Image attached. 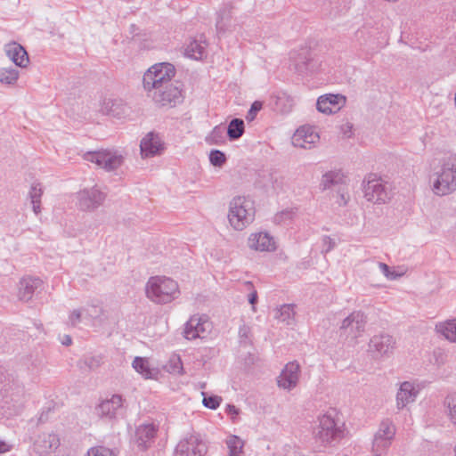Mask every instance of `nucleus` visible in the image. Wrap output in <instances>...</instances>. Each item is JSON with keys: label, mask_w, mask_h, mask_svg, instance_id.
Returning <instances> with one entry per match:
<instances>
[{"label": "nucleus", "mask_w": 456, "mask_h": 456, "mask_svg": "<svg viewBox=\"0 0 456 456\" xmlns=\"http://www.w3.org/2000/svg\"><path fill=\"white\" fill-rule=\"evenodd\" d=\"M314 435L316 440L325 446H334L344 438V422L335 410L331 409L319 418Z\"/></svg>", "instance_id": "f257e3e1"}, {"label": "nucleus", "mask_w": 456, "mask_h": 456, "mask_svg": "<svg viewBox=\"0 0 456 456\" xmlns=\"http://www.w3.org/2000/svg\"><path fill=\"white\" fill-rule=\"evenodd\" d=\"M146 297L155 304H167L180 295L178 283L165 276H153L145 286Z\"/></svg>", "instance_id": "f03ea898"}, {"label": "nucleus", "mask_w": 456, "mask_h": 456, "mask_svg": "<svg viewBox=\"0 0 456 456\" xmlns=\"http://www.w3.org/2000/svg\"><path fill=\"white\" fill-rule=\"evenodd\" d=\"M433 183V191L439 196L448 195L456 191V155H451L442 162Z\"/></svg>", "instance_id": "7ed1b4c3"}, {"label": "nucleus", "mask_w": 456, "mask_h": 456, "mask_svg": "<svg viewBox=\"0 0 456 456\" xmlns=\"http://www.w3.org/2000/svg\"><path fill=\"white\" fill-rule=\"evenodd\" d=\"M175 75V66L168 62L158 63L151 67L143 75L142 84L149 93L168 85Z\"/></svg>", "instance_id": "20e7f679"}, {"label": "nucleus", "mask_w": 456, "mask_h": 456, "mask_svg": "<svg viewBox=\"0 0 456 456\" xmlns=\"http://www.w3.org/2000/svg\"><path fill=\"white\" fill-rule=\"evenodd\" d=\"M228 220L237 231H242L254 220V211L250 202L244 197H234L230 202Z\"/></svg>", "instance_id": "39448f33"}, {"label": "nucleus", "mask_w": 456, "mask_h": 456, "mask_svg": "<svg viewBox=\"0 0 456 456\" xmlns=\"http://www.w3.org/2000/svg\"><path fill=\"white\" fill-rule=\"evenodd\" d=\"M151 97L160 107H175L183 102V84L179 81L165 85L151 92Z\"/></svg>", "instance_id": "423d86ee"}, {"label": "nucleus", "mask_w": 456, "mask_h": 456, "mask_svg": "<svg viewBox=\"0 0 456 456\" xmlns=\"http://www.w3.org/2000/svg\"><path fill=\"white\" fill-rule=\"evenodd\" d=\"M84 159L95 163L98 167L110 172L122 166L124 156L118 151L101 150L86 152L84 154Z\"/></svg>", "instance_id": "0eeeda50"}, {"label": "nucleus", "mask_w": 456, "mask_h": 456, "mask_svg": "<svg viewBox=\"0 0 456 456\" xmlns=\"http://www.w3.org/2000/svg\"><path fill=\"white\" fill-rule=\"evenodd\" d=\"M364 198L375 204H384L389 200V193L380 177L370 174L362 183Z\"/></svg>", "instance_id": "6e6552de"}, {"label": "nucleus", "mask_w": 456, "mask_h": 456, "mask_svg": "<svg viewBox=\"0 0 456 456\" xmlns=\"http://www.w3.org/2000/svg\"><path fill=\"white\" fill-rule=\"evenodd\" d=\"M106 199V192L97 186L84 189L77 193V208L81 211L93 212L101 207Z\"/></svg>", "instance_id": "1a4fd4ad"}, {"label": "nucleus", "mask_w": 456, "mask_h": 456, "mask_svg": "<svg viewBox=\"0 0 456 456\" xmlns=\"http://www.w3.org/2000/svg\"><path fill=\"white\" fill-rule=\"evenodd\" d=\"M368 351L375 359L390 356L395 348V339L387 333L374 335L369 342Z\"/></svg>", "instance_id": "9d476101"}, {"label": "nucleus", "mask_w": 456, "mask_h": 456, "mask_svg": "<svg viewBox=\"0 0 456 456\" xmlns=\"http://www.w3.org/2000/svg\"><path fill=\"white\" fill-rule=\"evenodd\" d=\"M366 323V315L362 311H354L343 320L340 333L355 339L364 332Z\"/></svg>", "instance_id": "9b49d317"}, {"label": "nucleus", "mask_w": 456, "mask_h": 456, "mask_svg": "<svg viewBox=\"0 0 456 456\" xmlns=\"http://www.w3.org/2000/svg\"><path fill=\"white\" fill-rule=\"evenodd\" d=\"M206 452L207 447L200 437L190 436L178 443L175 456H203Z\"/></svg>", "instance_id": "f8f14e48"}, {"label": "nucleus", "mask_w": 456, "mask_h": 456, "mask_svg": "<svg viewBox=\"0 0 456 456\" xmlns=\"http://www.w3.org/2000/svg\"><path fill=\"white\" fill-rule=\"evenodd\" d=\"M210 329L211 323L206 315H193L185 323L184 338L187 339L204 338Z\"/></svg>", "instance_id": "ddd939ff"}, {"label": "nucleus", "mask_w": 456, "mask_h": 456, "mask_svg": "<svg viewBox=\"0 0 456 456\" xmlns=\"http://www.w3.org/2000/svg\"><path fill=\"white\" fill-rule=\"evenodd\" d=\"M97 414L110 419L124 414L123 398L120 395H113L110 399L102 401L96 407Z\"/></svg>", "instance_id": "4468645a"}, {"label": "nucleus", "mask_w": 456, "mask_h": 456, "mask_svg": "<svg viewBox=\"0 0 456 456\" xmlns=\"http://www.w3.org/2000/svg\"><path fill=\"white\" fill-rule=\"evenodd\" d=\"M346 97L342 94H324L318 98L316 109L324 114L335 113L346 104Z\"/></svg>", "instance_id": "2eb2a0df"}, {"label": "nucleus", "mask_w": 456, "mask_h": 456, "mask_svg": "<svg viewBox=\"0 0 456 456\" xmlns=\"http://www.w3.org/2000/svg\"><path fill=\"white\" fill-rule=\"evenodd\" d=\"M295 69L299 74L312 72L317 69V61L313 56V53L308 48L301 49L297 54L291 57Z\"/></svg>", "instance_id": "dca6fc26"}, {"label": "nucleus", "mask_w": 456, "mask_h": 456, "mask_svg": "<svg viewBox=\"0 0 456 456\" xmlns=\"http://www.w3.org/2000/svg\"><path fill=\"white\" fill-rule=\"evenodd\" d=\"M299 372L300 366L297 362H289L278 377V386L288 390L294 388L298 382Z\"/></svg>", "instance_id": "f3484780"}, {"label": "nucleus", "mask_w": 456, "mask_h": 456, "mask_svg": "<svg viewBox=\"0 0 456 456\" xmlns=\"http://www.w3.org/2000/svg\"><path fill=\"white\" fill-rule=\"evenodd\" d=\"M141 154L142 158H151L163 151V143L157 134L148 133L141 141Z\"/></svg>", "instance_id": "a211bd4d"}, {"label": "nucleus", "mask_w": 456, "mask_h": 456, "mask_svg": "<svg viewBox=\"0 0 456 456\" xmlns=\"http://www.w3.org/2000/svg\"><path fill=\"white\" fill-rule=\"evenodd\" d=\"M158 427L153 423L142 424L135 430V443L141 450H146L153 441Z\"/></svg>", "instance_id": "6ab92c4d"}, {"label": "nucleus", "mask_w": 456, "mask_h": 456, "mask_svg": "<svg viewBox=\"0 0 456 456\" xmlns=\"http://www.w3.org/2000/svg\"><path fill=\"white\" fill-rule=\"evenodd\" d=\"M128 107L122 99L105 98L101 103V112L113 118H121L125 117Z\"/></svg>", "instance_id": "aec40b11"}, {"label": "nucleus", "mask_w": 456, "mask_h": 456, "mask_svg": "<svg viewBox=\"0 0 456 456\" xmlns=\"http://www.w3.org/2000/svg\"><path fill=\"white\" fill-rule=\"evenodd\" d=\"M43 281L35 277H25L20 281L18 297L20 300L28 302L30 300L34 293L41 289Z\"/></svg>", "instance_id": "412c9836"}, {"label": "nucleus", "mask_w": 456, "mask_h": 456, "mask_svg": "<svg viewBox=\"0 0 456 456\" xmlns=\"http://www.w3.org/2000/svg\"><path fill=\"white\" fill-rule=\"evenodd\" d=\"M248 245L256 251H273L276 248L273 238L266 232L251 234L248 237Z\"/></svg>", "instance_id": "4be33fe9"}, {"label": "nucleus", "mask_w": 456, "mask_h": 456, "mask_svg": "<svg viewBox=\"0 0 456 456\" xmlns=\"http://www.w3.org/2000/svg\"><path fill=\"white\" fill-rule=\"evenodd\" d=\"M5 52L12 62L19 67L25 68L29 62L27 51L22 45L16 42L8 44L5 46Z\"/></svg>", "instance_id": "5701e85b"}, {"label": "nucleus", "mask_w": 456, "mask_h": 456, "mask_svg": "<svg viewBox=\"0 0 456 456\" xmlns=\"http://www.w3.org/2000/svg\"><path fill=\"white\" fill-rule=\"evenodd\" d=\"M417 394L418 391L413 384L408 381L403 382L396 395L397 408L403 409L408 403L414 402Z\"/></svg>", "instance_id": "b1692460"}, {"label": "nucleus", "mask_w": 456, "mask_h": 456, "mask_svg": "<svg viewBox=\"0 0 456 456\" xmlns=\"http://www.w3.org/2000/svg\"><path fill=\"white\" fill-rule=\"evenodd\" d=\"M317 138H319L317 134L303 126L298 128L292 136V143L296 147L306 149L307 145L314 143Z\"/></svg>", "instance_id": "393cba45"}, {"label": "nucleus", "mask_w": 456, "mask_h": 456, "mask_svg": "<svg viewBox=\"0 0 456 456\" xmlns=\"http://www.w3.org/2000/svg\"><path fill=\"white\" fill-rule=\"evenodd\" d=\"M35 444L37 447L39 453H47L48 452L59 447L60 439L55 434H42L38 436Z\"/></svg>", "instance_id": "a878e982"}, {"label": "nucleus", "mask_w": 456, "mask_h": 456, "mask_svg": "<svg viewBox=\"0 0 456 456\" xmlns=\"http://www.w3.org/2000/svg\"><path fill=\"white\" fill-rule=\"evenodd\" d=\"M103 363V357L102 354H86L80 358L77 362V367L83 373H88L97 370Z\"/></svg>", "instance_id": "bb28decb"}, {"label": "nucleus", "mask_w": 456, "mask_h": 456, "mask_svg": "<svg viewBox=\"0 0 456 456\" xmlns=\"http://www.w3.org/2000/svg\"><path fill=\"white\" fill-rule=\"evenodd\" d=\"M44 193V188L40 183H33L30 186L28 198L32 205L33 212L38 215L41 212V198Z\"/></svg>", "instance_id": "cd10ccee"}, {"label": "nucleus", "mask_w": 456, "mask_h": 456, "mask_svg": "<svg viewBox=\"0 0 456 456\" xmlns=\"http://www.w3.org/2000/svg\"><path fill=\"white\" fill-rule=\"evenodd\" d=\"M232 6L231 4H224L217 12L216 18V30L218 33L225 32L230 25L232 19Z\"/></svg>", "instance_id": "c85d7f7f"}, {"label": "nucleus", "mask_w": 456, "mask_h": 456, "mask_svg": "<svg viewBox=\"0 0 456 456\" xmlns=\"http://www.w3.org/2000/svg\"><path fill=\"white\" fill-rule=\"evenodd\" d=\"M345 176L340 170L329 171L322 175L321 187L322 190L330 189L333 185L343 184Z\"/></svg>", "instance_id": "c756f323"}, {"label": "nucleus", "mask_w": 456, "mask_h": 456, "mask_svg": "<svg viewBox=\"0 0 456 456\" xmlns=\"http://www.w3.org/2000/svg\"><path fill=\"white\" fill-rule=\"evenodd\" d=\"M294 305H283L275 311V319L279 322L290 325L294 322Z\"/></svg>", "instance_id": "7c9ffc66"}, {"label": "nucleus", "mask_w": 456, "mask_h": 456, "mask_svg": "<svg viewBox=\"0 0 456 456\" xmlns=\"http://www.w3.org/2000/svg\"><path fill=\"white\" fill-rule=\"evenodd\" d=\"M245 131L244 121L240 118H232L227 127V136L231 141L240 138Z\"/></svg>", "instance_id": "2f4dec72"}, {"label": "nucleus", "mask_w": 456, "mask_h": 456, "mask_svg": "<svg viewBox=\"0 0 456 456\" xmlns=\"http://www.w3.org/2000/svg\"><path fill=\"white\" fill-rule=\"evenodd\" d=\"M436 330L442 333L446 339L456 343V320H449L437 324Z\"/></svg>", "instance_id": "473e14b6"}, {"label": "nucleus", "mask_w": 456, "mask_h": 456, "mask_svg": "<svg viewBox=\"0 0 456 456\" xmlns=\"http://www.w3.org/2000/svg\"><path fill=\"white\" fill-rule=\"evenodd\" d=\"M20 76V72L17 69L9 67V68H0V83L7 86L14 85Z\"/></svg>", "instance_id": "72a5a7b5"}, {"label": "nucleus", "mask_w": 456, "mask_h": 456, "mask_svg": "<svg viewBox=\"0 0 456 456\" xmlns=\"http://www.w3.org/2000/svg\"><path fill=\"white\" fill-rule=\"evenodd\" d=\"M392 441L383 439L380 435H375L372 442V453L374 456H382L387 453Z\"/></svg>", "instance_id": "f704fd0d"}, {"label": "nucleus", "mask_w": 456, "mask_h": 456, "mask_svg": "<svg viewBox=\"0 0 456 456\" xmlns=\"http://www.w3.org/2000/svg\"><path fill=\"white\" fill-rule=\"evenodd\" d=\"M450 421L456 427V393L449 394L444 401Z\"/></svg>", "instance_id": "c9c22d12"}, {"label": "nucleus", "mask_w": 456, "mask_h": 456, "mask_svg": "<svg viewBox=\"0 0 456 456\" xmlns=\"http://www.w3.org/2000/svg\"><path fill=\"white\" fill-rule=\"evenodd\" d=\"M230 456H240L243 453V442L237 436H231L226 440Z\"/></svg>", "instance_id": "e433bc0d"}, {"label": "nucleus", "mask_w": 456, "mask_h": 456, "mask_svg": "<svg viewBox=\"0 0 456 456\" xmlns=\"http://www.w3.org/2000/svg\"><path fill=\"white\" fill-rule=\"evenodd\" d=\"M375 435H380L383 439L394 440L395 428L389 419L383 420Z\"/></svg>", "instance_id": "4c0bfd02"}, {"label": "nucleus", "mask_w": 456, "mask_h": 456, "mask_svg": "<svg viewBox=\"0 0 456 456\" xmlns=\"http://www.w3.org/2000/svg\"><path fill=\"white\" fill-rule=\"evenodd\" d=\"M205 48L196 40L191 41L185 48V55L194 60L203 57Z\"/></svg>", "instance_id": "58836bf2"}, {"label": "nucleus", "mask_w": 456, "mask_h": 456, "mask_svg": "<svg viewBox=\"0 0 456 456\" xmlns=\"http://www.w3.org/2000/svg\"><path fill=\"white\" fill-rule=\"evenodd\" d=\"M133 367L138 373L142 374L144 378H151V371L148 365V361L145 358L139 356L135 357L133 362Z\"/></svg>", "instance_id": "ea45409f"}, {"label": "nucleus", "mask_w": 456, "mask_h": 456, "mask_svg": "<svg viewBox=\"0 0 456 456\" xmlns=\"http://www.w3.org/2000/svg\"><path fill=\"white\" fill-rule=\"evenodd\" d=\"M166 368L168 372L175 374H182L183 370L182 361L178 355H173Z\"/></svg>", "instance_id": "a19ab883"}, {"label": "nucleus", "mask_w": 456, "mask_h": 456, "mask_svg": "<svg viewBox=\"0 0 456 456\" xmlns=\"http://www.w3.org/2000/svg\"><path fill=\"white\" fill-rule=\"evenodd\" d=\"M209 161L213 166L221 167L226 162V156L219 150H212L209 153Z\"/></svg>", "instance_id": "79ce46f5"}, {"label": "nucleus", "mask_w": 456, "mask_h": 456, "mask_svg": "<svg viewBox=\"0 0 456 456\" xmlns=\"http://www.w3.org/2000/svg\"><path fill=\"white\" fill-rule=\"evenodd\" d=\"M203 395V405L207 408L216 410L222 401V398L217 395H208L207 393L202 392Z\"/></svg>", "instance_id": "37998d69"}, {"label": "nucleus", "mask_w": 456, "mask_h": 456, "mask_svg": "<svg viewBox=\"0 0 456 456\" xmlns=\"http://www.w3.org/2000/svg\"><path fill=\"white\" fill-rule=\"evenodd\" d=\"M87 456H114L113 452L104 446H97L89 449Z\"/></svg>", "instance_id": "c03bdc74"}, {"label": "nucleus", "mask_w": 456, "mask_h": 456, "mask_svg": "<svg viewBox=\"0 0 456 456\" xmlns=\"http://www.w3.org/2000/svg\"><path fill=\"white\" fill-rule=\"evenodd\" d=\"M262 108L263 103L259 101H255L251 104L250 109L246 115V119L248 121H253L256 118L257 113L262 110Z\"/></svg>", "instance_id": "a18cd8bd"}, {"label": "nucleus", "mask_w": 456, "mask_h": 456, "mask_svg": "<svg viewBox=\"0 0 456 456\" xmlns=\"http://www.w3.org/2000/svg\"><path fill=\"white\" fill-rule=\"evenodd\" d=\"M239 337L240 344L248 345L250 343V328L243 324L239 329Z\"/></svg>", "instance_id": "49530a36"}, {"label": "nucleus", "mask_w": 456, "mask_h": 456, "mask_svg": "<svg viewBox=\"0 0 456 456\" xmlns=\"http://www.w3.org/2000/svg\"><path fill=\"white\" fill-rule=\"evenodd\" d=\"M293 215H294V212L292 210H289V209L283 210L275 215L274 222L276 224L285 223L286 221L292 219Z\"/></svg>", "instance_id": "de8ad7c7"}, {"label": "nucleus", "mask_w": 456, "mask_h": 456, "mask_svg": "<svg viewBox=\"0 0 456 456\" xmlns=\"http://www.w3.org/2000/svg\"><path fill=\"white\" fill-rule=\"evenodd\" d=\"M82 310L75 309L71 312L69 317V322L71 326L75 327L81 322Z\"/></svg>", "instance_id": "09e8293b"}, {"label": "nucleus", "mask_w": 456, "mask_h": 456, "mask_svg": "<svg viewBox=\"0 0 456 456\" xmlns=\"http://www.w3.org/2000/svg\"><path fill=\"white\" fill-rule=\"evenodd\" d=\"M379 268L381 269L384 275L390 280H395L401 276V274L391 272L389 266L385 263H379Z\"/></svg>", "instance_id": "8fccbe9b"}, {"label": "nucleus", "mask_w": 456, "mask_h": 456, "mask_svg": "<svg viewBox=\"0 0 456 456\" xmlns=\"http://www.w3.org/2000/svg\"><path fill=\"white\" fill-rule=\"evenodd\" d=\"M226 413L232 415V419L234 420V418L239 415L240 410L232 404H228Z\"/></svg>", "instance_id": "3c124183"}, {"label": "nucleus", "mask_w": 456, "mask_h": 456, "mask_svg": "<svg viewBox=\"0 0 456 456\" xmlns=\"http://www.w3.org/2000/svg\"><path fill=\"white\" fill-rule=\"evenodd\" d=\"M323 242H324V245L327 247L325 248V252L330 251L333 248L334 245H335L334 240L332 239H330V237H328V236L324 237Z\"/></svg>", "instance_id": "603ef678"}, {"label": "nucleus", "mask_w": 456, "mask_h": 456, "mask_svg": "<svg viewBox=\"0 0 456 456\" xmlns=\"http://www.w3.org/2000/svg\"><path fill=\"white\" fill-rule=\"evenodd\" d=\"M352 128H353V126L349 123L342 126L341 129H342V132L343 134L347 136V137H350L351 134H352Z\"/></svg>", "instance_id": "864d4df0"}, {"label": "nucleus", "mask_w": 456, "mask_h": 456, "mask_svg": "<svg viewBox=\"0 0 456 456\" xmlns=\"http://www.w3.org/2000/svg\"><path fill=\"white\" fill-rule=\"evenodd\" d=\"M102 313V308H98L96 306L92 307V311L88 313V315L92 318H97Z\"/></svg>", "instance_id": "5fc2aeb1"}, {"label": "nucleus", "mask_w": 456, "mask_h": 456, "mask_svg": "<svg viewBox=\"0 0 456 456\" xmlns=\"http://www.w3.org/2000/svg\"><path fill=\"white\" fill-rule=\"evenodd\" d=\"M248 302L252 305H255V304H256V302H257V293H256V290L252 291L248 295Z\"/></svg>", "instance_id": "6e6d98bb"}, {"label": "nucleus", "mask_w": 456, "mask_h": 456, "mask_svg": "<svg viewBox=\"0 0 456 456\" xmlns=\"http://www.w3.org/2000/svg\"><path fill=\"white\" fill-rule=\"evenodd\" d=\"M10 450V446L4 442L0 440V453L6 452Z\"/></svg>", "instance_id": "4d7b16f0"}, {"label": "nucleus", "mask_w": 456, "mask_h": 456, "mask_svg": "<svg viewBox=\"0 0 456 456\" xmlns=\"http://www.w3.org/2000/svg\"><path fill=\"white\" fill-rule=\"evenodd\" d=\"M222 133H223V130L221 127L219 126H216L213 131H212V135L213 136H221L222 135Z\"/></svg>", "instance_id": "13d9d810"}, {"label": "nucleus", "mask_w": 456, "mask_h": 456, "mask_svg": "<svg viewBox=\"0 0 456 456\" xmlns=\"http://www.w3.org/2000/svg\"><path fill=\"white\" fill-rule=\"evenodd\" d=\"M72 340H71V338L69 336H65L63 341H62V344L65 345V346H69L71 344Z\"/></svg>", "instance_id": "bf43d9fd"}, {"label": "nucleus", "mask_w": 456, "mask_h": 456, "mask_svg": "<svg viewBox=\"0 0 456 456\" xmlns=\"http://www.w3.org/2000/svg\"><path fill=\"white\" fill-rule=\"evenodd\" d=\"M340 199H341V202H339V204L346 205L347 202V200H346L344 192H340Z\"/></svg>", "instance_id": "052dcab7"}, {"label": "nucleus", "mask_w": 456, "mask_h": 456, "mask_svg": "<svg viewBox=\"0 0 456 456\" xmlns=\"http://www.w3.org/2000/svg\"><path fill=\"white\" fill-rule=\"evenodd\" d=\"M452 18H453L454 20H456V9L453 11Z\"/></svg>", "instance_id": "680f3d73"}, {"label": "nucleus", "mask_w": 456, "mask_h": 456, "mask_svg": "<svg viewBox=\"0 0 456 456\" xmlns=\"http://www.w3.org/2000/svg\"><path fill=\"white\" fill-rule=\"evenodd\" d=\"M454 453H455V456H456V444H455V446H454Z\"/></svg>", "instance_id": "e2e57ef3"}]
</instances>
